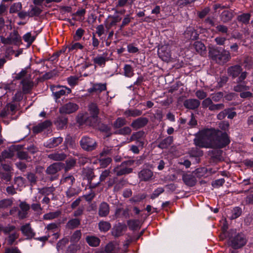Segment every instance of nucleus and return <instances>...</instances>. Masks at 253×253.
<instances>
[{"mask_svg": "<svg viewBox=\"0 0 253 253\" xmlns=\"http://www.w3.org/2000/svg\"><path fill=\"white\" fill-rule=\"evenodd\" d=\"M52 125V123L49 120H45V121L34 126L32 127V131L34 133L37 134L41 132L45 129L50 127Z\"/></svg>", "mask_w": 253, "mask_h": 253, "instance_id": "nucleus-16", "label": "nucleus"}, {"mask_svg": "<svg viewBox=\"0 0 253 253\" xmlns=\"http://www.w3.org/2000/svg\"><path fill=\"white\" fill-rule=\"evenodd\" d=\"M146 197V195L145 194H138L136 195H134L133 197L129 199V201L131 203H138L144 199Z\"/></svg>", "mask_w": 253, "mask_h": 253, "instance_id": "nucleus-58", "label": "nucleus"}, {"mask_svg": "<svg viewBox=\"0 0 253 253\" xmlns=\"http://www.w3.org/2000/svg\"><path fill=\"white\" fill-rule=\"evenodd\" d=\"M183 105L186 108L195 110L199 107L200 102L196 99H188L184 101Z\"/></svg>", "mask_w": 253, "mask_h": 253, "instance_id": "nucleus-21", "label": "nucleus"}, {"mask_svg": "<svg viewBox=\"0 0 253 253\" xmlns=\"http://www.w3.org/2000/svg\"><path fill=\"white\" fill-rule=\"evenodd\" d=\"M215 133L213 135L212 148H222L228 145L230 142L229 137L226 132H223L218 129H214Z\"/></svg>", "mask_w": 253, "mask_h": 253, "instance_id": "nucleus-3", "label": "nucleus"}, {"mask_svg": "<svg viewBox=\"0 0 253 253\" xmlns=\"http://www.w3.org/2000/svg\"><path fill=\"white\" fill-rule=\"evenodd\" d=\"M13 204L12 199H4L0 200V209H5L10 207Z\"/></svg>", "mask_w": 253, "mask_h": 253, "instance_id": "nucleus-47", "label": "nucleus"}, {"mask_svg": "<svg viewBox=\"0 0 253 253\" xmlns=\"http://www.w3.org/2000/svg\"><path fill=\"white\" fill-rule=\"evenodd\" d=\"M165 47H162L158 51V55L163 61L168 62L171 57L170 52L169 51H165Z\"/></svg>", "mask_w": 253, "mask_h": 253, "instance_id": "nucleus-39", "label": "nucleus"}, {"mask_svg": "<svg viewBox=\"0 0 253 253\" xmlns=\"http://www.w3.org/2000/svg\"><path fill=\"white\" fill-rule=\"evenodd\" d=\"M25 176L31 186L37 184L38 177L35 173L29 172H28Z\"/></svg>", "mask_w": 253, "mask_h": 253, "instance_id": "nucleus-45", "label": "nucleus"}, {"mask_svg": "<svg viewBox=\"0 0 253 253\" xmlns=\"http://www.w3.org/2000/svg\"><path fill=\"white\" fill-rule=\"evenodd\" d=\"M234 17V14L231 10H225L220 15V19L223 23H227L230 21Z\"/></svg>", "mask_w": 253, "mask_h": 253, "instance_id": "nucleus-25", "label": "nucleus"}, {"mask_svg": "<svg viewBox=\"0 0 253 253\" xmlns=\"http://www.w3.org/2000/svg\"><path fill=\"white\" fill-rule=\"evenodd\" d=\"M50 89L52 96L56 102H58V99L61 97L68 95L72 92L71 88L62 85H52L50 87Z\"/></svg>", "mask_w": 253, "mask_h": 253, "instance_id": "nucleus-6", "label": "nucleus"}, {"mask_svg": "<svg viewBox=\"0 0 253 253\" xmlns=\"http://www.w3.org/2000/svg\"><path fill=\"white\" fill-rule=\"evenodd\" d=\"M80 145L82 149L86 152L95 150L98 146L95 139L87 135H84L81 137Z\"/></svg>", "mask_w": 253, "mask_h": 253, "instance_id": "nucleus-5", "label": "nucleus"}, {"mask_svg": "<svg viewBox=\"0 0 253 253\" xmlns=\"http://www.w3.org/2000/svg\"><path fill=\"white\" fill-rule=\"evenodd\" d=\"M31 9L29 10V16H39L42 12L41 8L37 6H31Z\"/></svg>", "mask_w": 253, "mask_h": 253, "instance_id": "nucleus-46", "label": "nucleus"}, {"mask_svg": "<svg viewBox=\"0 0 253 253\" xmlns=\"http://www.w3.org/2000/svg\"><path fill=\"white\" fill-rule=\"evenodd\" d=\"M86 241L91 247H97L100 242V239L95 236H87Z\"/></svg>", "mask_w": 253, "mask_h": 253, "instance_id": "nucleus-41", "label": "nucleus"}, {"mask_svg": "<svg viewBox=\"0 0 253 253\" xmlns=\"http://www.w3.org/2000/svg\"><path fill=\"white\" fill-rule=\"evenodd\" d=\"M138 177L141 181H147L152 179L153 171L148 169H144L138 173Z\"/></svg>", "mask_w": 253, "mask_h": 253, "instance_id": "nucleus-19", "label": "nucleus"}, {"mask_svg": "<svg viewBox=\"0 0 253 253\" xmlns=\"http://www.w3.org/2000/svg\"><path fill=\"white\" fill-rule=\"evenodd\" d=\"M55 189L53 186L44 187L42 188H39V193L42 195L47 197L50 195H54V192Z\"/></svg>", "mask_w": 253, "mask_h": 253, "instance_id": "nucleus-32", "label": "nucleus"}, {"mask_svg": "<svg viewBox=\"0 0 253 253\" xmlns=\"http://www.w3.org/2000/svg\"><path fill=\"white\" fill-rule=\"evenodd\" d=\"M222 151L218 149H215L212 150L210 153L211 157L214 162L220 161L223 159L222 156Z\"/></svg>", "mask_w": 253, "mask_h": 253, "instance_id": "nucleus-36", "label": "nucleus"}, {"mask_svg": "<svg viewBox=\"0 0 253 253\" xmlns=\"http://www.w3.org/2000/svg\"><path fill=\"white\" fill-rule=\"evenodd\" d=\"M126 180L122 178L120 180L116 182V183L114 186V191L118 192L121 189L124 188L126 183Z\"/></svg>", "mask_w": 253, "mask_h": 253, "instance_id": "nucleus-49", "label": "nucleus"}, {"mask_svg": "<svg viewBox=\"0 0 253 253\" xmlns=\"http://www.w3.org/2000/svg\"><path fill=\"white\" fill-rule=\"evenodd\" d=\"M66 49H67V47H63L60 50H59V51H57L56 52L54 53L53 54V55L47 59V60L49 61H51V62L54 61L55 60H56L57 59V58L60 56V55L61 53H64L66 52Z\"/></svg>", "mask_w": 253, "mask_h": 253, "instance_id": "nucleus-57", "label": "nucleus"}, {"mask_svg": "<svg viewBox=\"0 0 253 253\" xmlns=\"http://www.w3.org/2000/svg\"><path fill=\"white\" fill-rule=\"evenodd\" d=\"M145 136V132L143 130H140L134 132L130 136V141H136V143L141 148L143 147L144 142L143 139Z\"/></svg>", "mask_w": 253, "mask_h": 253, "instance_id": "nucleus-13", "label": "nucleus"}, {"mask_svg": "<svg viewBox=\"0 0 253 253\" xmlns=\"http://www.w3.org/2000/svg\"><path fill=\"white\" fill-rule=\"evenodd\" d=\"M213 101L212 100L211 98L208 97L205 98L204 100L202 102V105L203 108H208L209 110H210L213 104Z\"/></svg>", "mask_w": 253, "mask_h": 253, "instance_id": "nucleus-60", "label": "nucleus"}, {"mask_svg": "<svg viewBox=\"0 0 253 253\" xmlns=\"http://www.w3.org/2000/svg\"><path fill=\"white\" fill-rule=\"evenodd\" d=\"M251 15L249 13H244L237 16L238 21L243 24L247 25L249 23Z\"/></svg>", "mask_w": 253, "mask_h": 253, "instance_id": "nucleus-35", "label": "nucleus"}, {"mask_svg": "<svg viewBox=\"0 0 253 253\" xmlns=\"http://www.w3.org/2000/svg\"><path fill=\"white\" fill-rule=\"evenodd\" d=\"M0 39L1 42L4 44L18 45L21 42V37L16 30H14L10 33L7 38L1 36Z\"/></svg>", "mask_w": 253, "mask_h": 253, "instance_id": "nucleus-8", "label": "nucleus"}, {"mask_svg": "<svg viewBox=\"0 0 253 253\" xmlns=\"http://www.w3.org/2000/svg\"><path fill=\"white\" fill-rule=\"evenodd\" d=\"M22 5L21 2H15L13 3L10 7L9 13H16L22 9Z\"/></svg>", "mask_w": 253, "mask_h": 253, "instance_id": "nucleus-53", "label": "nucleus"}, {"mask_svg": "<svg viewBox=\"0 0 253 253\" xmlns=\"http://www.w3.org/2000/svg\"><path fill=\"white\" fill-rule=\"evenodd\" d=\"M149 120L146 117H140L132 121L130 124L131 127L136 130L145 126L148 123Z\"/></svg>", "mask_w": 253, "mask_h": 253, "instance_id": "nucleus-12", "label": "nucleus"}, {"mask_svg": "<svg viewBox=\"0 0 253 253\" xmlns=\"http://www.w3.org/2000/svg\"><path fill=\"white\" fill-rule=\"evenodd\" d=\"M67 157V155L63 152L59 153L56 152L51 153L48 155V158L50 160L55 161H61L64 160Z\"/></svg>", "mask_w": 253, "mask_h": 253, "instance_id": "nucleus-27", "label": "nucleus"}, {"mask_svg": "<svg viewBox=\"0 0 253 253\" xmlns=\"http://www.w3.org/2000/svg\"><path fill=\"white\" fill-rule=\"evenodd\" d=\"M17 156L19 159L26 160L28 162L31 160V157L29 156L28 153L23 151H18L17 153Z\"/></svg>", "mask_w": 253, "mask_h": 253, "instance_id": "nucleus-55", "label": "nucleus"}, {"mask_svg": "<svg viewBox=\"0 0 253 253\" xmlns=\"http://www.w3.org/2000/svg\"><path fill=\"white\" fill-rule=\"evenodd\" d=\"M64 163L62 162H56L49 166L45 170L48 175H51L49 177L50 181H53L58 178L57 172L63 169Z\"/></svg>", "mask_w": 253, "mask_h": 253, "instance_id": "nucleus-7", "label": "nucleus"}, {"mask_svg": "<svg viewBox=\"0 0 253 253\" xmlns=\"http://www.w3.org/2000/svg\"><path fill=\"white\" fill-rule=\"evenodd\" d=\"M76 164V161L74 159H70L66 161L65 164H64V167L63 169L65 172H67L70 169H73Z\"/></svg>", "mask_w": 253, "mask_h": 253, "instance_id": "nucleus-42", "label": "nucleus"}, {"mask_svg": "<svg viewBox=\"0 0 253 253\" xmlns=\"http://www.w3.org/2000/svg\"><path fill=\"white\" fill-rule=\"evenodd\" d=\"M89 111L91 117L96 121H97L99 110L97 105L95 103L90 104L89 106Z\"/></svg>", "mask_w": 253, "mask_h": 253, "instance_id": "nucleus-37", "label": "nucleus"}, {"mask_svg": "<svg viewBox=\"0 0 253 253\" xmlns=\"http://www.w3.org/2000/svg\"><path fill=\"white\" fill-rule=\"evenodd\" d=\"M122 18L119 16H115L112 18V20L106 25V28L109 30L112 27L116 25V24L121 21Z\"/></svg>", "mask_w": 253, "mask_h": 253, "instance_id": "nucleus-51", "label": "nucleus"}, {"mask_svg": "<svg viewBox=\"0 0 253 253\" xmlns=\"http://www.w3.org/2000/svg\"><path fill=\"white\" fill-rule=\"evenodd\" d=\"M173 142V137L169 136L163 139L158 145V147L162 149H167Z\"/></svg>", "mask_w": 253, "mask_h": 253, "instance_id": "nucleus-26", "label": "nucleus"}, {"mask_svg": "<svg viewBox=\"0 0 253 253\" xmlns=\"http://www.w3.org/2000/svg\"><path fill=\"white\" fill-rule=\"evenodd\" d=\"M182 179L185 185L190 187L194 186L197 183V179L193 173H184Z\"/></svg>", "mask_w": 253, "mask_h": 253, "instance_id": "nucleus-18", "label": "nucleus"}, {"mask_svg": "<svg viewBox=\"0 0 253 253\" xmlns=\"http://www.w3.org/2000/svg\"><path fill=\"white\" fill-rule=\"evenodd\" d=\"M66 47L68 49V52H70L78 49H82L83 48V46L79 42H75L70 44L66 46Z\"/></svg>", "mask_w": 253, "mask_h": 253, "instance_id": "nucleus-61", "label": "nucleus"}, {"mask_svg": "<svg viewBox=\"0 0 253 253\" xmlns=\"http://www.w3.org/2000/svg\"><path fill=\"white\" fill-rule=\"evenodd\" d=\"M21 84L23 85L22 90L24 94H27L31 92L34 86L33 81L28 79H23L22 80Z\"/></svg>", "mask_w": 253, "mask_h": 253, "instance_id": "nucleus-24", "label": "nucleus"}, {"mask_svg": "<svg viewBox=\"0 0 253 253\" xmlns=\"http://www.w3.org/2000/svg\"><path fill=\"white\" fill-rule=\"evenodd\" d=\"M109 211L110 207L109 204L105 202H102L99 206V215L101 217H106L109 214Z\"/></svg>", "mask_w": 253, "mask_h": 253, "instance_id": "nucleus-23", "label": "nucleus"}, {"mask_svg": "<svg viewBox=\"0 0 253 253\" xmlns=\"http://www.w3.org/2000/svg\"><path fill=\"white\" fill-rule=\"evenodd\" d=\"M238 84L234 86V90L236 92H242L244 90L249 89V86L246 85V83L244 81L243 83H237Z\"/></svg>", "mask_w": 253, "mask_h": 253, "instance_id": "nucleus-48", "label": "nucleus"}, {"mask_svg": "<svg viewBox=\"0 0 253 253\" xmlns=\"http://www.w3.org/2000/svg\"><path fill=\"white\" fill-rule=\"evenodd\" d=\"M61 214V212L59 210L55 211L50 212L44 215L45 219H52L59 217Z\"/></svg>", "mask_w": 253, "mask_h": 253, "instance_id": "nucleus-52", "label": "nucleus"}, {"mask_svg": "<svg viewBox=\"0 0 253 253\" xmlns=\"http://www.w3.org/2000/svg\"><path fill=\"white\" fill-rule=\"evenodd\" d=\"M242 209L239 207L234 208L231 211L232 215L231 216V219H234L239 217L242 214Z\"/></svg>", "mask_w": 253, "mask_h": 253, "instance_id": "nucleus-56", "label": "nucleus"}, {"mask_svg": "<svg viewBox=\"0 0 253 253\" xmlns=\"http://www.w3.org/2000/svg\"><path fill=\"white\" fill-rule=\"evenodd\" d=\"M79 109V106L73 102H68L59 109V112L62 114H70L76 112Z\"/></svg>", "mask_w": 253, "mask_h": 253, "instance_id": "nucleus-10", "label": "nucleus"}, {"mask_svg": "<svg viewBox=\"0 0 253 253\" xmlns=\"http://www.w3.org/2000/svg\"><path fill=\"white\" fill-rule=\"evenodd\" d=\"M124 75L126 77L130 78L134 75L133 70L131 65L126 64L124 68Z\"/></svg>", "mask_w": 253, "mask_h": 253, "instance_id": "nucleus-54", "label": "nucleus"}, {"mask_svg": "<svg viewBox=\"0 0 253 253\" xmlns=\"http://www.w3.org/2000/svg\"><path fill=\"white\" fill-rule=\"evenodd\" d=\"M184 36L187 40H195L198 38V34L193 27H187L184 33Z\"/></svg>", "mask_w": 253, "mask_h": 253, "instance_id": "nucleus-22", "label": "nucleus"}, {"mask_svg": "<svg viewBox=\"0 0 253 253\" xmlns=\"http://www.w3.org/2000/svg\"><path fill=\"white\" fill-rule=\"evenodd\" d=\"M193 46L196 51L201 55H204L206 53V46L201 42H195L193 44Z\"/></svg>", "mask_w": 253, "mask_h": 253, "instance_id": "nucleus-33", "label": "nucleus"}, {"mask_svg": "<svg viewBox=\"0 0 253 253\" xmlns=\"http://www.w3.org/2000/svg\"><path fill=\"white\" fill-rule=\"evenodd\" d=\"M214 128H207L202 130L194 139L196 146L201 148H212Z\"/></svg>", "mask_w": 253, "mask_h": 253, "instance_id": "nucleus-1", "label": "nucleus"}, {"mask_svg": "<svg viewBox=\"0 0 253 253\" xmlns=\"http://www.w3.org/2000/svg\"><path fill=\"white\" fill-rule=\"evenodd\" d=\"M126 226L119 223L117 225L112 231V235L115 237H118L121 236L123 234L124 230L126 229Z\"/></svg>", "mask_w": 253, "mask_h": 253, "instance_id": "nucleus-38", "label": "nucleus"}, {"mask_svg": "<svg viewBox=\"0 0 253 253\" xmlns=\"http://www.w3.org/2000/svg\"><path fill=\"white\" fill-rule=\"evenodd\" d=\"M83 174L84 178H86L88 181V183L90 185V186L94 188L97 186L99 182L96 184H92L91 181L92 179L95 177L93 170L90 168H84L83 170Z\"/></svg>", "mask_w": 253, "mask_h": 253, "instance_id": "nucleus-15", "label": "nucleus"}, {"mask_svg": "<svg viewBox=\"0 0 253 253\" xmlns=\"http://www.w3.org/2000/svg\"><path fill=\"white\" fill-rule=\"evenodd\" d=\"M98 226L101 231L106 232L108 231L111 228V224L107 221H100L98 223Z\"/></svg>", "mask_w": 253, "mask_h": 253, "instance_id": "nucleus-50", "label": "nucleus"}, {"mask_svg": "<svg viewBox=\"0 0 253 253\" xmlns=\"http://www.w3.org/2000/svg\"><path fill=\"white\" fill-rule=\"evenodd\" d=\"M110 60L108 52L106 50L102 54H98L92 59L93 64L100 67H104L106 62Z\"/></svg>", "mask_w": 253, "mask_h": 253, "instance_id": "nucleus-11", "label": "nucleus"}, {"mask_svg": "<svg viewBox=\"0 0 253 253\" xmlns=\"http://www.w3.org/2000/svg\"><path fill=\"white\" fill-rule=\"evenodd\" d=\"M68 119L66 117L61 116L57 118L55 124L58 129H62L67 126Z\"/></svg>", "mask_w": 253, "mask_h": 253, "instance_id": "nucleus-31", "label": "nucleus"}, {"mask_svg": "<svg viewBox=\"0 0 253 253\" xmlns=\"http://www.w3.org/2000/svg\"><path fill=\"white\" fill-rule=\"evenodd\" d=\"M81 224V220L75 218L70 219L66 223V228L70 229H74L78 227Z\"/></svg>", "mask_w": 253, "mask_h": 253, "instance_id": "nucleus-34", "label": "nucleus"}, {"mask_svg": "<svg viewBox=\"0 0 253 253\" xmlns=\"http://www.w3.org/2000/svg\"><path fill=\"white\" fill-rule=\"evenodd\" d=\"M216 30L217 32L226 34L227 35H228L229 30L228 27L224 25L219 24L216 26L215 27Z\"/></svg>", "mask_w": 253, "mask_h": 253, "instance_id": "nucleus-62", "label": "nucleus"}, {"mask_svg": "<svg viewBox=\"0 0 253 253\" xmlns=\"http://www.w3.org/2000/svg\"><path fill=\"white\" fill-rule=\"evenodd\" d=\"M142 114V111L137 109H129L126 110L124 115L126 117H137L140 116Z\"/></svg>", "mask_w": 253, "mask_h": 253, "instance_id": "nucleus-28", "label": "nucleus"}, {"mask_svg": "<svg viewBox=\"0 0 253 253\" xmlns=\"http://www.w3.org/2000/svg\"><path fill=\"white\" fill-rule=\"evenodd\" d=\"M82 233L81 230H76L70 238V241L73 243H76L80 239Z\"/></svg>", "mask_w": 253, "mask_h": 253, "instance_id": "nucleus-63", "label": "nucleus"}, {"mask_svg": "<svg viewBox=\"0 0 253 253\" xmlns=\"http://www.w3.org/2000/svg\"><path fill=\"white\" fill-rule=\"evenodd\" d=\"M106 84H95L93 85V89L95 90V92H101L104 90H106Z\"/></svg>", "mask_w": 253, "mask_h": 253, "instance_id": "nucleus-59", "label": "nucleus"}, {"mask_svg": "<svg viewBox=\"0 0 253 253\" xmlns=\"http://www.w3.org/2000/svg\"><path fill=\"white\" fill-rule=\"evenodd\" d=\"M81 191V190L80 188H74L71 186L66 192V197L68 199H72L73 197L78 195Z\"/></svg>", "mask_w": 253, "mask_h": 253, "instance_id": "nucleus-30", "label": "nucleus"}, {"mask_svg": "<svg viewBox=\"0 0 253 253\" xmlns=\"http://www.w3.org/2000/svg\"><path fill=\"white\" fill-rule=\"evenodd\" d=\"M209 54L213 60L219 64L227 62L231 58L228 51L218 47L211 48Z\"/></svg>", "mask_w": 253, "mask_h": 253, "instance_id": "nucleus-2", "label": "nucleus"}, {"mask_svg": "<svg viewBox=\"0 0 253 253\" xmlns=\"http://www.w3.org/2000/svg\"><path fill=\"white\" fill-rule=\"evenodd\" d=\"M64 148L63 149L66 150L68 147L74 148L75 146V142L73 137L70 135L68 134L65 137L64 142Z\"/></svg>", "mask_w": 253, "mask_h": 253, "instance_id": "nucleus-40", "label": "nucleus"}, {"mask_svg": "<svg viewBox=\"0 0 253 253\" xmlns=\"http://www.w3.org/2000/svg\"><path fill=\"white\" fill-rule=\"evenodd\" d=\"M126 124V121L124 118L119 117L113 124V126L114 128H121V127Z\"/></svg>", "mask_w": 253, "mask_h": 253, "instance_id": "nucleus-44", "label": "nucleus"}, {"mask_svg": "<svg viewBox=\"0 0 253 253\" xmlns=\"http://www.w3.org/2000/svg\"><path fill=\"white\" fill-rule=\"evenodd\" d=\"M113 171L117 176H120L131 173L132 172V169L125 167L121 164L119 166L115 167Z\"/></svg>", "mask_w": 253, "mask_h": 253, "instance_id": "nucleus-20", "label": "nucleus"}, {"mask_svg": "<svg viewBox=\"0 0 253 253\" xmlns=\"http://www.w3.org/2000/svg\"><path fill=\"white\" fill-rule=\"evenodd\" d=\"M63 141V138L62 137H53L44 142L43 146L48 148H54L59 146Z\"/></svg>", "mask_w": 253, "mask_h": 253, "instance_id": "nucleus-14", "label": "nucleus"}, {"mask_svg": "<svg viewBox=\"0 0 253 253\" xmlns=\"http://www.w3.org/2000/svg\"><path fill=\"white\" fill-rule=\"evenodd\" d=\"M20 230L23 235L27 237V239H31L35 235V233L31 228L30 223H26L22 225L20 228Z\"/></svg>", "mask_w": 253, "mask_h": 253, "instance_id": "nucleus-17", "label": "nucleus"}, {"mask_svg": "<svg viewBox=\"0 0 253 253\" xmlns=\"http://www.w3.org/2000/svg\"><path fill=\"white\" fill-rule=\"evenodd\" d=\"M115 215L117 218L124 217L128 218L129 217V210L122 208H117L115 211Z\"/></svg>", "mask_w": 253, "mask_h": 253, "instance_id": "nucleus-29", "label": "nucleus"}, {"mask_svg": "<svg viewBox=\"0 0 253 253\" xmlns=\"http://www.w3.org/2000/svg\"><path fill=\"white\" fill-rule=\"evenodd\" d=\"M129 228L131 230H136L140 228V221L138 219H130L127 222Z\"/></svg>", "mask_w": 253, "mask_h": 253, "instance_id": "nucleus-43", "label": "nucleus"}, {"mask_svg": "<svg viewBox=\"0 0 253 253\" xmlns=\"http://www.w3.org/2000/svg\"><path fill=\"white\" fill-rule=\"evenodd\" d=\"M242 67L238 65H236L229 67L227 69V73L228 75L233 79L236 77L238 78L236 80L237 83H242L247 77L248 73L246 71L242 72Z\"/></svg>", "mask_w": 253, "mask_h": 253, "instance_id": "nucleus-4", "label": "nucleus"}, {"mask_svg": "<svg viewBox=\"0 0 253 253\" xmlns=\"http://www.w3.org/2000/svg\"><path fill=\"white\" fill-rule=\"evenodd\" d=\"M247 240L242 234L236 235L234 237H231L229 239V244L234 249H238L242 248L246 244Z\"/></svg>", "mask_w": 253, "mask_h": 253, "instance_id": "nucleus-9", "label": "nucleus"}, {"mask_svg": "<svg viewBox=\"0 0 253 253\" xmlns=\"http://www.w3.org/2000/svg\"><path fill=\"white\" fill-rule=\"evenodd\" d=\"M223 96V93L222 92L219 91L215 93L212 94L211 95V98L213 102H217L220 101Z\"/></svg>", "mask_w": 253, "mask_h": 253, "instance_id": "nucleus-64", "label": "nucleus"}]
</instances>
